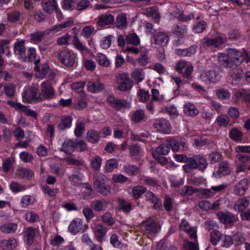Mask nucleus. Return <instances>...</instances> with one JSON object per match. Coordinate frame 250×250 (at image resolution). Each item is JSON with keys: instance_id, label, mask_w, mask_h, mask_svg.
<instances>
[{"instance_id": "obj_1", "label": "nucleus", "mask_w": 250, "mask_h": 250, "mask_svg": "<svg viewBox=\"0 0 250 250\" xmlns=\"http://www.w3.org/2000/svg\"><path fill=\"white\" fill-rule=\"evenodd\" d=\"M227 53H221L218 55V60L221 65L225 67H231L239 65L245 59L247 54L233 48H228Z\"/></svg>"}, {"instance_id": "obj_2", "label": "nucleus", "mask_w": 250, "mask_h": 250, "mask_svg": "<svg viewBox=\"0 0 250 250\" xmlns=\"http://www.w3.org/2000/svg\"><path fill=\"white\" fill-rule=\"evenodd\" d=\"M76 58V54L69 49L62 50L58 54V59L59 62L67 67L74 65Z\"/></svg>"}, {"instance_id": "obj_3", "label": "nucleus", "mask_w": 250, "mask_h": 250, "mask_svg": "<svg viewBox=\"0 0 250 250\" xmlns=\"http://www.w3.org/2000/svg\"><path fill=\"white\" fill-rule=\"evenodd\" d=\"M22 97L27 103L41 102L38 85L33 84L26 88L23 92Z\"/></svg>"}, {"instance_id": "obj_4", "label": "nucleus", "mask_w": 250, "mask_h": 250, "mask_svg": "<svg viewBox=\"0 0 250 250\" xmlns=\"http://www.w3.org/2000/svg\"><path fill=\"white\" fill-rule=\"evenodd\" d=\"M118 88L122 91L130 90L132 87V83L128 75L125 73H119L116 76Z\"/></svg>"}, {"instance_id": "obj_5", "label": "nucleus", "mask_w": 250, "mask_h": 250, "mask_svg": "<svg viewBox=\"0 0 250 250\" xmlns=\"http://www.w3.org/2000/svg\"><path fill=\"white\" fill-rule=\"evenodd\" d=\"M141 229L144 234L146 235H153L159 231V228L156 222L151 218H149L142 222Z\"/></svg>"}, {"instance_id": "obj_6", "label": "nucleus", "mask_w": 250, "mask_h": 250, "mask_svg": "<svg viewBox=\"0 0 250 250\" xmlns=\"http://www.w3.org/2000/svg\"><path fill=\"white\" fill-rule=\"evenodd\" d=\"M41 92H39L41 102L44 100H50L54 97V89L48 82H43L41 84Z\"/></svg>"}, {"instance_id": "obj_7", "label": "nucleus", "mask_w": 250, "mask_h": 250, "mask_svg": "<svg viewBox=\"0 0 250 250\" xmlns=\"http://www.w3.org/2000/svg\"><path fill=\"white\" fill-rule=\"evenodd\" d=\"M227 42V37L223 34H218L213 38H205L203 44L205 46L218 47Z\"/></svg>"}, {"instance_id": "obj_8", "label": "nucleus", "mask_w": 250, "mask_h": 250, "mask_svg": "<svg viewBox=\"0 0 250 250\" xmlns=\"http://www.w3.org/2000/svg\"><path fill=\"white\" fill-rule=\"evenodd\" d=\"M86 229V225H83V220L79 218L73 220L68 228V231L73 235H76L79 232H83Z\"/></svg>"}, {"instance_id": "obj_9", "label": "nucleus", "mask_w": 250, "mask_h": 250, "mask_svg": "<svg viewBox=\"0 0 250 250\" xmlns=\"http://www.w3.org/2000/svg\"><path fill=\"white\" fill-rule=\"evenodd\" d=\"M74 23L73 20H69L62 23L57 24L45 30L47 35H54L56 33L62 30L63 29L71 27Z\"/></svg>"}, {"instance_id": "obj_10", "label": "nucleus", "mask_w": 250, "mask_h": 250, "mask_svg": "<svg viewBox=\"0 0 250 250\" xmlns=\"http://www.w3.org/2000/svg\"><path fill=\"white\" fill-rule=\"evenodd\" d=\"M42 6L43 10L49 15L52 14L53 11L60 13L56 0H42Z\"/></svg>"}, {"instance_id": "obj_11", "label": "nucleus", "mask_w": 250, "mask_h": 250, "mask_svg": "<svg viewBox=\"0 0 250 250\" xmlns=\"http://www.w3.org/2000/svg\"><path fill=\"white\" fill-rule=\"evenodd\" d=\"M200 79L202 81H209L212 83H216L221 79V76L214 70L206 71L200 75Z\"/></svg>"}, {"instance_id": "obj_12", "label": "nucleus", "mask_w": 250, "mask_h": 250, "mask_svg": "<svg viewBox=\"0 0 250 250\" xmlns=\"http://www.w3.org/2000/svg\"><path fill=\"white\" fill-rule=\"evenodd\" d=\"M97 24L101 27L112 25L114 21V16L109 13L103 14L96 19Z\"/></svg>"}, {"instance_id": "obj_13", "label": "nucleus", "mask_w": 250, "mask_h": 250, "mask_svg": "<svg viewBox=\"0 0 250 250\" xmlns=\"http://www.w3.org/2000/svg\"><path fill=\"white\" fill-rule=\"evenodd\" d=\"M230 173V168L229 163L227 161H223L219 164L218 169L213 173V175L215 177L218 178L229 175Z\"/></svg>"}, {"instance_id": "obj_14", "label": "nucleus", "mask_w": 250, "mask_h": 250, "mask_svg": "<svg viewBox=\"0 0 250 250\" xmlns=\"http://www.w3.org/2000/svg\"><path fill=\"white\" fill-rule=\"evenodd\" d=\"M154 126L159 131L164 133L168 134L170 132V123L165 119L156 120L154 124Z\"/></svg>"}, {"instance_id": "obj_15", "label": "nucleus", "mask_w": 250, "mask_h": 250, "mask_svg": "<svg viewBox=\"0 0 250 250\" xmlns=\"http://www.w3.org/2000/svg\"><path fill=\"white\" fill-rule=\"evenodd\" d=\"M167 142L174 152H177L179 150L184 151L187 149L188 147L186 142L180 141L174 139L167 140Z\"/></svg>"}, {"instance_id": "obj_16", "label": "nucleus", "mask_w": 250, "mask_h": 250, "mask_svg": "<svg viewBox=\"0 0 250 250\" xmlns=\"http://www.w3.org/2000/svg\"><path fill=\"white\" fill-rule=\"evenodd\" d=\"M40 62V60L39 59L35 61L34 62L35 66L34 67V69L36 72V77L40 79H43L48 73V66L46 64L39 65Z\"/></svg>"}, {"instance_id": "obj_17", "label": "nucleus", "mask_w": 250, "mask_h": 250, "mask_svg": "<svg viewBox=\"0 0 250 250\" xmlns=\"http://www.w3.org/2000/svg\"><path fill=\"white\" fill-rule=\"evenodd\" d=\"M249 187V183L248 179H244L241 180L236 184L234 187L235 194L239 196L244 195Z\"/></svg>"}, {"instance_id": "obj_18", "label": "nucleus", "mask_w": 250, "mask_h": 250, "mask_svg": "<svg viewBox=\"0 0 250 250\" xmlns=\"http://www.w3.org/2000/svg\"><path fill=\"white\" fill-rule=\"evenodd\" d=\"M218 217L220 221L224 224H232L236 221L235 216L229 211L218 212Z\"/></svg>"}, {"instance_id": "obj_19", "label": "nucleus", "mask_w": 250, "mask_h": 250, "mask_svg": "<svg viewBox=\"0 0 250 250\" xmlns=\"http://www.w3.org/2000/svg\"><path fill=\"white\" fill-rule=\"evenodd\" d=\"M107 102L116 110H120L124 107H126L129 104L125 101L116 99L114 97L110 96L107 99Z\"/></svg>"}, {"instance_id": "obj_20", "label": "nucleus", "mask_w": 250, "mask_h": 250, "mask_svg": "<svg viewBox=\"0 0 250 250\" xmlns=\"http://www.w3.org/2000/svg\"><path fill=\"white\" fill-rule=\"evenodd\" d=\"M25 41L23 40H18L14 44V50L16 54L19 56L20 59L25 58V50L24 46Z\"/></svg>"}, {"instance_id": "obj_21", "label": "nucleus", "mask_w": 250, "mask_h": 250, "mask_svg": "<svg viewBox=\"0 0 250 250\" xmlns=\"http://www.w3.org/2000/svg\"><path fill=\"white\" fill-rule=\"evenodd\" d=\"M249 199L246 197L238 199L234 204L233 208L238 212H242L245 210L250 205Z\"/></svg>"}, {"instance_id": "obj_22", "label": "nucleus", "mask_w": 250, "mask_h": 250, "mask_svg": "<svg viewBox=\"0 0 250 250\" xmlns=\"http://www.w3.org/2000/svg\"><path fill=\"white\" fill-rule=\"evenodd\" d=\"M155 43L161 46H165L169 41V36L166 32H157L154 36Z\"/></svg>"}, {"instance_id": "obj_23", "label": "nucleus", "mask_w": 250, "mask_h": 250, "mask_svg": "<svg viewBox=\"0 0 250 250\" xmlns=\"http://www.w3.org/2000/svg\"><path fill=\"white\" fill-rule=\"evenodd\" d=\"M72 118L70 116H63L57 125V128L60 131H63L69 128L72 125Z\"/></svg>"}, {"instance_id": "obj_24", "label": "nucleus", "mask_w": 250, "mask_h": 250, "mask_svg": "<svg viewBox=\"0 0 250 250\" xmlns=\"http://www.w3.org/2000/svg\"><path fill=\"white\" fill-rule=\"evenodd\" d=\"M108 202L104 199L95 200L90 203V207L96 211H104L107 208Z\"/></svg>"}, {"instance_id": "obj_25", "label": "nucleus", "mask_w": 250, "mask_h": 250, "mask_svg": "<svg viewBox=\"0 0 250 250\" xmlns=\"http://www.w3.org/2000/svg\"><path fill=\"white\" fill-rule=\"evenodd\" d=\"M24 241L26 244L30 246L34 242L35 236V230L31 227L27 228L23 232Z\"/></svg>"}, {"instance_id": "obj_26", "label": "nucleus", "mask_w": 250, "mask_h": 250, "mask_svg": "<svg viewBox=\"0 0 250 250\" xmlns=\"http://www.w3.org/2000/svg\"><path fill=\"white\" fill-rule=\"evenodd\" d=\"M15 162L14 157L7 158L2 161V169L4 173H8L14 169V164Z\"/></svg>"}, {"instance_id": "obj_27", "label": "nucleus", "mask_w": 250, "mask_h": 250, "mask_svg": "<svg viewBox=\"0 0 250 250\" xmlns=\"http://www.w3.org/2000/svg\"><path fill=\"white\" fill-rule=\"evenodd\" d=\"M196 48L197 46L193 45L187 49H175V53L176 54L181 57H189L195 54Z\"/></svg>"}, {"instance_id": "obj_28", "label": "nucleus", "mask_w": 250, "mask_h": 250, "mask_svg": "<svg viewBox=\"0 0 250 250\" xmlns=\"http://www.w3.org/2000/svg\"><path fill=\"white\" fill-rule=\"evenodd\" d=\"M75 146L76 143L74 141L67 139L62 144V147L60 148V150L64 151L66 154H70L74 150Z\"/></svg>"}, {"instance_id": "obj_29", "label": "nucleus", "mask_w": 250, "mask_h": 250, "mask_svg": "<svg viewBox=\"0 0 250 250\" xmlns=\"http://www.w3.org/2000/svg\"><path fill=\"white\" fill-rule=\"evenodd\" d=\"M146 199L154 205L155 209H159L162 208V203L160 199L155 196V194L150 191H148L145 194Z\"/></svg>"}, {"instance_id": "obj_30", "label": "nucleus", "mask_w": 250, "mask_h": 250, "mask_svg": "<svg viewBox=\"0 0 250 250\" xmlns=\"http://www.w3.org/2000/svg\"><path fill=\"white\" fill-rule=\"evenodd\" d=\"M0 245L3 250H12L16 247L17 240L13 237L3 240L0 242Z\"/></svg>"}, {"instance_id": "obj_31", "label": "nucleus", "mask_w": 250, "mask_h": 250, "mask_svg": "<svg viewBox=\"0 0 250 250\" xmlns=\"http://www.w3.org/2000/svg\"><path fill=\"white\" fill-rule=\"evenodd\" d=\"M131 76L132 81L136 83H138L143 81L145 77L143 70L139 68H135Z\"/></svg>"}, {"instance_id": "obj_32", "label": "nucleus", "mask_w": 250, "mask_h": 250, "mask_svg": "<svg viewBox=\"0 0 250 250\" xmlns=\"http://www.w3.org/2000/svg\"><path fill=\"white\" fill-rule=\"evenodd\" d=\"M87 86L88 90L93 93L100 92L104 88V84L98 81L96 82H89Z\"/></svg>"}, {"instance_id": "obj_33", "label": "nucleus", "mask_w": 250, "mask_h": 250, "mask_svg": "<svg viewBox=\"0 0 250 250\" xmlns=\"http://www.w3.org/2000/svg\"><path fill=\"white\" fill-rule=\"evenodd\" d=\"M95 234L98 241H101L107 231L106 227L103 224H98L95 226Z\"/></svg>"}, {"instance_id": "obj_34", "label": "nucleus", "mask_w": 250, "mask_h": 250, "mask_svg": "<svg viewBox=\"0 0 250 250\" xmlns=\"http://www.w3.org/2000/svg\"><path fill=\"white\" fill-rule=\"evenodd\" d=\"M172 32L174 34L178 36H185L188 33L187 26L181 23L173 26Z\"/></svg>"}, {"instance_id": "obj_35", "label": "nucleus", "mask_w": 250, "mask_h": 250, "mask_svg": "<svg viewBox=\"0 0 250 250\" xmlns=\"http://www.w3.org/2000/svg\"><path fill=\"white\" fill-rule=\"evenodd\" d=\"M237 98H242V100L248 106H250V92L248 90L242 89L236 93Z\"/></svg>"}, {"instance_id": "obj_36", "label": "nucleus", "mask_w": 250, "mask_h": 250, "mask_svg": "<svg viewBox=\"0 0 250 250\" xmlns=\"http://www.w3.org/2000/svg\"><path fill=\"white\" fill-rule=\"evenodd\" d=\"M86 138L91 143H97L100 139L99 133L95 130H90L87 131L86 133Z\"/></svg>"}, {"instance_id": "obj_37", "label": "nucleus", "mask_w": 250, "mask_h": 250, "mask_svg": "<svg viewBox=\"0 0 250 250\" xmlns=\"http://www.w3.org/2000/svg\"><path fill=\"white\" fill-rule=\"evenodd\" d=\"M16 175L17 177L21 178H26L30 179L34 176L33 172L30 169L20 168L17 170Z\"/></svg>"}, {"instance_id": "obj_38", "label": "nucleus", "mask_w": 250, "mask_h": 250, "mask_svg": "<svg viewBox=\"0 0 250 250\" xmlns=\"http://www.w3.org/2000/svg\"><path fill=\"white\" fill-rule=\"evenodd\" d=\"M238 65L233 66L229 70V76L234 80L237 81L241 79L242 77V69L238 67Z\"/></svg>"}, {"instance_id": "obj_39", "label": "nucleus", "mask_w": 250, "mask_h": 250, "mask_svg": "<svg viewBox=\"0 0 250 250\" xmlns=\"http://www.w3.org/2000/svg\"><path fill=\"white\" fill-rule=\"evenodd\" d=\"M184 113L188 116H195L198 114V110L195 105L190 103H188L184 105Z\"/></svg>"}, {"instance_id": "obj_40", "label": "nucleus", "mask_w": 250, "mask_h": 250, "mask_svg": "<svg viewBox=\"0 0 250 250\" xmlns=\"http://www.w3.org/2000/svg\"><path fill=\"white\" fill-rule=\"evenodd\" d=\"M17 229V225L15 223L4 224L0 227V230L5 233H14Z\"/></svg>"}, {"instance_id": "obj_41", "label": "nucleus", "mask_w": 250, "mask_h": 250, "mask_svg": "<svg viewBox=\"0 0 250 250\" xmlns=\"http://www.w3.org/2000/svg\"><path fill=\"white\" fill-rule=\"evenodd\" d=\"M145 13L147 16L151 17L156 22L160 20V15L157 10L154 7L146 8Z\"/></svg>"}, {"instance_id": "obj_42", "label": "nucleus", "mask_w": 250, "mask_h": 250, "mask_svg": "<svg viewBox=\"0 0 250 250\" xmlns=\"http://www.w3.org/2000/svg\"><path fill=\"white\" fill-rule=\"evenodd\" d=\"M30 16L38 22L44 21L46 19L45 15L41 11H34L30 13Z\"/></svg>"}, {"instance_id": "obj_43", "label": "nucleus", "mask_w": 250, "mask_h": 250, "mask_svg": "<svg viewBox=\"0 0 250 250\" xmlns=\"http://www.w3.org/2000/svg\"><path fill=\"white\" fill-rule=\"evenodd\" d=\"M243 133L236 127L232 128L229 132V137L235 141H241Z\"/></svg>"}, {"instance_id": "obj_44", "label": "nucleus", "mask_w": 250, "mask_h": 250, "mask_svg": "<svg viewBox=\"0 0 250 250\" xmlns=\"http://www.w3.org/2000/svg\"><path fill=\"white\" fill-rule=\"evenodd\" d=\"M45 34V32H44L43 31H37L34 32L30 35V40L31 42L36 43H39L42 41Z\"/></svg>"}, {"instance_id": "obj_45", "label": "nucleus", "mask_w": 250, "mask_h": 250, "mask_svg": "<svg viewBox=\"0 0 250 250\" xmlns=\"http://www.w3.org/2000/svg\"><path fill=\"white\" fill-rule=\"evenodd\" d=\"M73 44L76 49L81 52L87 51V48L80 41L77 35H75L73 38Z\"/></svg>"}, {"instance_id": "obj_46", "label": "nucleus", "mask_w": 250, "mask_h": 250, "mask_svg": "<svg viewBox=\"0 0 250 250\" xmlns=\"http://www.w3.org/2000/svg\"><path fill=\"white\" fill-rule=\"evenodd\" d=\"M118 166V163L116 159H109L106 162L104 170L106 172L109 173L117 167Z\"/></svg>"}, {"instance_id": "obj_47", "label": "nucleus", "mask_w": 250, "mask_h": 250, "mask_svg": "<svg viewBox=\"0 0 250 250\" xmlns=\"http://www.w3.org/2000/svg\"><path fill=\"white\" fill-rule=\"evenodd\" d=\"M107 181V178L104 175L101 173H96L94 175V187L98 186L100 185L105 184Z\"/></svg>"}, {"instance_id": "obj_48", "label": "nucleus", "mask_w": 250, "mask_h": 250, "mask_svg": "<svg viewBox=\"0 0 250 250\" xmlns=\"http://www.w3.org/2000/svg\"><path fill=\"white\" fill-rule=\"evenodd\" d=\"M96 60L98 63L103 67H107L110 64V62L106 56L102 53H98L96 56Z\"/></svg>"}, {"instance_id": "obj_49", "label": "nucleus", "mask_w": 250, "mask_h": 250, "mask_svg": "<svg viewBox=\"0 0 250 250\" xmlns=\"http://www.w3.org/2000/svg\"><path fill=\"white\" fill-rule=\"evenodd\" d=\"M6 96L9 98L14 97L16 90L15 86L12 83H6L3 87Z\"/></svg>"}, {"instance_id": "obj_50", "label": "nucleus", "mask_w": 250, "mask_h": 250, "mask_svg": "<svg viewBox=\"0 0 250 250\" xmlns=\"http://www.w3.org/2000/svg\"><path fill=\"white\" fill-rule=\"evenodd\" d=\"M94 188L98 192L105 196L108 195L111 192L110 186L105 183Z\"/></svg>"}, {"instance_id": "obj_51", "label": "nucleus", "mask_w": 250, "mask_h": 250, "mask_svg": "<svg viewBox=\"0 0 250 250\" xmlns=\"http://www.w3.org/2000/svg\"><path fill=\"white\" fill-rule=\"evenodd\" d=\"M198 189L194 188L191 186H186L182 188L181 190L180 194L184 196H188L194 193L197 192Z\"/></svg>"}, {"instance_id": "obj_52", "label": "nucleus", "mask_w": 250, "mask_h": 250, "mask_svg": "<svg viewBox=\"0 0 250 250\" xmlns=\"http://www.w3.org/2000/svg\"><path fill=\"white\" fill-rule=\"evenodd\" d=\"M102 159L99 156L95 155L91 160L90 165L92 169L99 170L102 166Z\"/></svg>"}, {"instance_id": "obj_53", "label": "nucleus", "mask_w": 250, "mask_h": 250, "mask_svg": "<svg viewBox=\"0 0 250 250\" xmlns=\"http://www.w3.org/2000/svg\"><path fill=\"white\" fill-rule=\"evenodd\" d=\"M169 145L166 143H163L156 148V154L157 155H166L169 152Z\"/></svg>"}, {"instance_id": "obj_54", "label": "nucleus", "mask_w": 250, "mask_h": 250, "mask_svg": "<svg viewBox=\"0 0 250 250\" xmlns=\"http://www.w3.org/2000/svg\"><path fill=\"white\" fill-rule=\"evenodd\" d=\"M9 187L12 192L15 193L23 191L26 189L25 186L16 181L12 182L9 185Z\"/></svg>"}, {"instance_id": "obj_55", "label": "nucleus", "mask_w": 250, "mask_h": 250, "mask_svg": "<svg viewBox=\"0 0 250 250\" xmlns=\"http://www.w3.org/2000/svg\"><path fill=\"white\" fill-rule=\"evenodd\" d=\"M146 188L141 186L134 187L132 189V194L135 199L140 198L146 191Z\"/></svg>"}, {"instance_id": "obj_56", "label": "nucleus", "mask_w": 250, "mask_h": 250, "mask_svg": "<svg viewBox=\"0 0 250 250\" xmlns=\"http://www.w3.org/2000/svg\"><path fill=\"white\" fill-rule=\"evenodd\" d=\"M131 156L134 159H137L141 152L140 147L137 145H132L129 148Z\"/></svg>"}, {"instance_id": "obj_57", "label": "nucleus", "mask_w": 250, "mask_h": 250, "mask_svg": "<svg viewBox=\"0 0 250 250\" xmlns=\"http://www.w3.org/2000/svg\"><path fill=\"white\" fill-rule=\"evenodd\" d=\"M125 41L127 43L132 44L134 45H137L140 44V39L138 36L135 33L128 34L125 38Z\"/></svg>"}, {"instance_id": "obj_58", "label": "nucleus", "mask_w": 250, "mask_h": 250, "mask_svg": "<svg viewBox=\"0 0 250 250\" xmlns=\"http://www.w3.org/2000/svg\"><path fill=\"white\" fill-rule=\"evenodd\" d=\"M229 122V118L227 115L224 114L219 116L216 119V123L220 126H227Z\"/></svg>"}, {"instance_id": "obj_59", "label": "nucleus", "mask_w": 250, "mask_h": 250, "mask_svg": "<svg viewBox=\"0 0 250 250\" xmlns=\"http://www.w3.org/2000/svg\"><path fill=\"white\" fill-rule=\"evenodd\" d=\"M196 157L198 168L201 170H204L208 165L207 161L202 155H196Z\"/></svg>"}, {"instance_id": "obj_60", "label": "nucleus", "mask_w": 250, "mask_h": 250, "mask_svg": "<svg viewBox=\"0 0 250 250\" xmlns=\"http://www.w3.org/2000/svg\"><path fill=\"white\" fill-rule=\"evenodd\" d=\"M221 238V233L217 230H213L210 234V241L213 245H216Z\"/></svg>"}, {"instance_id": "obj_61", "label": "nucleus", "mask_w": 250, "mask_h": 250, "mask_svg": "<svg viewBox=\"0 0 250 250\" xmlns=\"http://www.w3.org/2000/svg\"><path fill=\"white\" fill-rule=\"evenodd\" d=\"M36 55L35 49L33 47H29L27 49V55H26L25 58L21 59L24 61L27 60L29 62H35Z\"/></svg>"}, {"instance_id": "obj_62", "label": "nucleus", "mask_w": 250, "mask_h": 250, "mask_svg": "<svg viewBox=\"0 0 250 250\" xmlns=\"http://www.w3.org/2000/svg\"><path fill=\"white\" fill-rule=\"evenodd\" d=\"M126 24L127 20L125 15L124 14L118 15L116 20L117 27H122L126 26Z\"/></svg>"}, {"instance_id": "obj_63", "label": "nucleus", "mask_w": 250, "mask_h": 250, "mask_svg": "<svg viewBox=\"0 0 250 250\" xmlns=\"http://www.w3.org/2000/svg\"><path fill=\"white\" fill-rule=\"evenodd\" d=\"M114 39V37L112 35H108L105 37L101 42V46L102 48L108 49L111 45V42Z\"/></svg>"}, {"instance_id": "obj_64", "label": "nucleus", "mask_w": 250, "mask_h": 250, "mask_svg": "<svg viewBox=\"0 0 250 250\" xmlns=\"http://www.w3.org/2000/svg\"><path fill=\"white\" fill-rule=\"evenodd\" d=\"M70 39L71 36L68 34H66L57 39V44L61 46H67L69 44V41Z\"/></svg>"}]
</instances>
